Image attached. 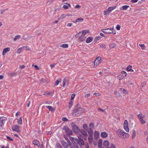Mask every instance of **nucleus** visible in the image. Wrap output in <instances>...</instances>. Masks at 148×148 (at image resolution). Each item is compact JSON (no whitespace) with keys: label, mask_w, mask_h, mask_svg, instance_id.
<instances>
[{"label":"nucleus","mask_w":148,"mask_h":148,"mask_svg":"<svg viewBox=\"0 0 148 148\" xmlns=\"http://www.w3.org/2000/svg\"><path fill=\"white\" fill-rule=\"evenodd\" d=\"M89 126H90V131H91V130H92L91 128H93L94 126V124L92 123H90V124H89Z\"/></svg>","instance_id":"44"},{"label":"nucleus","mask_w":148,"mask_h":148,"mask_svg":"<svg viewBox=\"0 0 148 148\" xmlns=\"http://www.w3.org/2000/svg\"><path fill=\"white\" fill-rule=\"evenodd\" d=\"M75 138L73 137H69V139L71 140V141H72V143H73L74 144V143H75Z\"/></svg>","instance_id":"38"},{"label":"nucleus","mask_w":148,"mask_h":148,"mask_svg":"<svg viewBox=\"0 0 148 148\" xmlns=\"http://www.w3.org/2000/svg\"><path fill=\"white\" fill-rule=\"evenodd\" d=\"M73 130L74 132L76 134L78 133L80 131L78 127L76 125H75L73 127Z\"/></svg>","instance_id":"13"},{"label":"nucleus","mask_w":148,"mask_h":148,"mask_svg":"<svg viewBox=\"0 0 148 148\" xmlns=\"http://www.w3.org/2000/svg\"><path fill=\"white\" fill-rule=\"evenodd\" d=\"M20 127L18 125H14L12 127V130L13 131L19 133L20 132Z\"/></svg>","instance_id":"11"},{"label":"nucleus","mask_w":148,"mask_h":148,"mask_svg":"<svg viewBox=\"0 0 148 148\" xmlns=\"http://www.w3.org/2000/svg\"><path fill=\"white\" fill-rule=\"evenodd\" d=\"M80 132L82 134V135H81L82 137H83L85 140H87V137L88 136L87 132L83 130H80Z\"/></svg>","instance_id":"6"},{"label":"nucleus","mask_w":148,"mask_h":148,"mask_svg":"<svg viewBox=\"0 0 148 148\" xmlns=\"http://www.w3.org/2000/svg\"><path fill=\"white\" fill-rule=\"evenodd\" d=\"M101 57H98L94 61V66L96 67L99 65L101 63Z\"/></svg>","instance_id":"5"},{"label":"nucleus","mask_w":148,"mask_h":148,"mask_svg":"<svg viewBox=\"0 0 148 148\" xmlns=\"http://www.w3.org/2000/svg\"><path fill=\"white\" fill-rule=\"evenodd\" d=\"M132 66L129 65L127 66V71H131L132 70Z\"/></svg>","instance_id":"42"},{"label":"nucleus","mask_w":148,"mask_h":148,"mask_svg":"<svg viewBox=\"0 0 148 148\" xmlns=\"http://www.w3.org/2000/svg\"><path fill=\"white\" fill-rule=\"evenodd\" d=\"M109 145V141L107 140H104L103 142V145L105 147H108Z\"/></svg>","instance_id":"19"},{"label":"nucleus","mask_w":148,"mask_h":148,"mask_svg":"<svg viewBox=\"0 0 148 148\" xmlns=\"http://www.w3.org/2000/svg\"><path fill=\"white\" fill-rule=\"evenodd\" d=\"M21 35H16V36H15L14 38H13V41H16L17 40L21 38Z\"/></svg>","instance_id":"29"},{"label":"nucleus","mask_w":148,"mask_h":148,"mask_svg":"<svg viewBox=\"0 0 148 148\" xmlns=\"http://www.w3.org/2000/svg\"><path fill=\"white\" fill-rule=\"evenodd\" d=\"M98 111H101L103 112H104L105 111V109H101V108H98Z\"/></svg>","instance_id":"54"},{"label":"nucleus","mask_w":148,"mask_h":148,"mask_svg":"<svg viewBox=\"0 0 148 148\" xmlns=\"http://www.w3.org/2000/svg\"><path fill=\"white\" fill-rule=\"evenodd\" d=\"M23 47H21L19 48L16 51V53L17 54H19L21 53V52L23 51Z\"/></svg>","instance_id":"23"},{"label":"nucleus","mask_w":148,"mask_h":148,"mask_svg":"<svg viewBox=\"0 0 148 148\" xmlns=\"http://www.w3.org/2000/svg\"><path fill=\"white\" fill-rule=\"evenodd\" d=\"M129 7L130 6L129 5H127L123 6L122 10H126L127 8H129Z\"/></svg>","instance_id":"37"},{"label":"nucleus","mask_w":148,"mask_h":148,"mask_svg":"<svg viewBox=\"0 0 148 148\" xmlns=\"http://www.w3.org/2000/svg\"><path fill=\"white\" fill-rule=\"evenodd\" d=\"M89 136L88 137V140L89 144H92L93 143V138H92V131L91 130V131L88 132Z\"/></svg>","instance_id":"7"},{"label":"nucleus","mask_w":148,"mask_h":148,"mask_svg":"<svg viewBox=\"0 0 148 148\" xmlns=\"http://www.w3.org/2000/svg\"><path fill=\"white\" fill-rule=\"evenodd\" d=\"M73 105V102L72 101L69 102V105H68V108H70Z\"/></svg>","instance_id":"41"},{"label":"nucleus","mask_w":148,"mask_h":148,"mask_svg":"<svg viewBox=\"0 0 148 148\" xmlns=\"http://www.w3.org/2000/svg\"><path fill=\"white\" fill-rule=\"evenodd\" d=\"M86 34V32L83 31L82 32H79L77 34L75 35L76 37H78L79 36H85Z\"/></svg>","instance_id":"16"},{"label":"nucleus","mask_w":148,"mask_h":148,"mask_svg":"<svg viewBox=\"0 0 148 148\" xmlns=\"http://www.w3.org/2000/svg\"><path fill=\"white\" fill-rule=\"evenodd\" d=\"M122 92H123V93L124 94H126L128 93V92H127L126 90L125 89H123Z\"/></svg>","instance_id":"50"},{"label":"nucleus","mask_w":148,"mask_h":148,"mask_svg":"<svg viewBox=\"0 0 148 148\" xmlns=\"http://www.w3.org/2000/svg\"><path fill=\"white\" fill-rule=\"evenodd\" d=\"M116 28L117 30H119L121 29V26L119 24H118L116 26Z\"/></svg>","instance_id":"52"},{"label":"nucleus","mask_w":148,"mask_h":148,"mask_svg":"<svg viewBox=\"0 0 148 148\" xmlns=\"http://www.w3.org/2000/svg\"><path fill=\"white\" fill-rule=\"evenodd\" d=\"M110 147L111 148H115V145L114 144L112 143L111 145H110Z\"/></svg>","instance_id":"60"},{"label":"nucleus","mask_w":148,"mask_h":148,"mask_svg":"<svg viewBox=\"0 0 148 148\" xmlns=\"http://www.w3.org/2000/svg\"><path fill=\"white\" fill-rule=\"evenodd\" d=\"M144 116H145V115H143L141 113L137 115V117L139 119H143L144 118Z\"/></svg>","instance_id":"26"},{"label":"nucleus","mask_w":148,"mask_h":148,"mask_svg":"<svg viewBox=\"0 0 148 148\" xmlns=\"http://www.w3.org/2000/svg\"><path fill=\"white\" fill-rule=\"evenodd\" d=\"M127 73L124 71H123L121 72V74L118 76V78L119 80H122L127 76Z\"/></svg>","instance_id":"4"},{"label":"nucleus","mask_w":148,"mask_h":148,"mask_svg":"<svg viewBox=\"0 0 148 148\" xmlns=\"http://www.w3.org/2000/svg\"><path fill=\"white\" fill-rule=\"evenodd\" d=\"M71 148H79V147L77 145L73 144L71 145Z\"/></svg>","instance_id":"43"},{"label":"nucleus","mask_w":148,"mask_h":148,"mask_svg":"<svg viewBox=\"0 0 148 148\" xmlns=\"http://www.w3.org/2000/svg\"><path fill=\"white\" fill-rule=\"evenodd\" d=\"M75 8L76 9H79L81 8V6L79 5H77L75 6Z\"/></svg>","instance_id":"55"},{"label":"nucleus","mask_w":148,"mask_h":148,"mask_svg":"<svg viewBox=\"0 0 148 148\" xmlns=\"http://www.w3.org/2000/svg\"><path fill=\"white\" fill-rule=\"evenodd\" d=\"M78 137L79 139L75 138V141L80 145H84V141L81 138L82 136L81 134L78 135Z\"/></svg>","instance_id":"2"},{"label":"nucleus","mask_w":148,"mask_h":148,"mask_svg":"<svg viewBox=\"0 0 148 148\" xmlns=\"http://www.w3.org/2000/svg\"><path fill=\"white\" fill-rule=\"evenodd\" d=\"M25 66L24 65H19V69H24L25 68Z\"/></svg>","instance_id":"46"},{"label":"nucleus","mask_w":148,"mask_h":148,"mask_svg":"<svg viewBox=\"0 0 148 148\" xmlns=\"http://www.w3.org/2000/svg\"><path fill=\"white\" fill-rule=\"evenodd\" d=\"M22 47H24L23 49L24 48H25V49H27V50H30V49L29 48V47L28 46H23Z\"/></svg>","instance_id":"63"},{"label":"nucleus","mask_w":148,"mask_h":148,"mask_svg":"<svg viewBox=\"0 0 148 148\" xmlns=\"http://www.w3.org/2000/svg\"><path fill=\"white\" fill-rule=\"evenodd\" d=\"M60 47L64 48H68V44H62L60 45Z\"/></svg>","instance_id":"28"},{"label":"nucleus","mask_w":148,"mask_h":148,"mask_svg":"<svg viewBox=\"0 0 148 148\" xmlns=\"http://www.w3.org/2000/svg\"><path fill=\"white\" fill-rule=\"evenodd\" d=\"M7 120V118L2 117L0 118V126L2 127L4 125L5 122Z\"/></svg>","instance_id":"9"},{"label":"nucleus","mask_w":148,"mask_h":148,"mask_svg":"<svg viewBox=\"0 0 148 148\" xmlns=\"http://www.w3.org/2000/svg\"><path fill=\"white\" fill-rule=\"evenodd\" d=\"M46 108H47L48 109H49V111H54L55 110V109L52 108L51 106H47Z\"/></svg>","instance_id":"35"},{"label":"nucleus","mask_w":148,"mask_h":148,"mask_svg":"<svg viewBox=\"0 0 148 148\" xmlns=\"http://www.w3.org/2000/svg\"><path fill=\"white\" fill-rule=\"evenodd\" d=\"M63 82L68 83V80L66 78H65L63 79Z\"/></svg>","instance_id":"62"},{"label":"nucleus","mask_w":148,"mask_h":148,"mask_svg":"<svg viewBox=\"0 0 148 148\" xmlns=\"http://www.w3.org/2000/svg\"><path fill=\"white\" fill-rule=\"evenodd\" d=\"M34 67L35 68V69H36V70H38L39 69V67L36 65H34Z\"/></svg>","instance_id":"61"},{"label":"nucleus","mask_w":148,"mask_h":148,"mask_svg":"<svg viewBox=\"0 0 148 148\" xmlns=\"http://www.w3.org/2000/svg\"><path fill=\"white\" fill-rule=\"evenodd\" d=\"M5 11V10H4V9H3L1 10V12H0V14H2Z\"/></svg>","instance_id":"64"},{"label":"nucleus","mask_w":148,"mask_h":148,"mask_svg":"<svg viewBox=\"0 0 148 148\" xmlns=\"http://www.w3.org/2000/svg\"><path fill=\"white\" fill-rule=\"evenodd\" d=\"M102 140L101 139H100L99 140H98V147H101V145H102Z\"/></svg>","instance_id":"32"},{"label":"nucleus","mask_w":148,"mask_h":148,"mask_svg":"<svg viewBox=\"0 0 148 148\" xmlns=\"http://www.w3.org/2000/svg\"><path fill=\"white\" fill-rule=\"evenodd\" d=\"M63 130H64L66 135H71L72 132L67 127L64 126L63 128Z\"/></svg>","instance_id":"10"},{"label":"nucleus","mask_w":148,"mask_h":148,"mask_svg":"<svg viewBox=\"0 0 148 148\" xmlns=\"http://www.w3.org/2000/svg\"><path fill=\"white\" fill-rule=\"evenodd\" d=\"M62 120H63V121H68V119L66 117H62Z\"/></svg>","instance_id":"57"},{"label":"nucleus","mask_w":148,"mask_h":148,"mask_svg":"<svg viewBox=\"0 0 148 148\" xmlns=\"http://www.w3.org/2000/svg\"><path fill=\"white\" fill-rule=\"evenodd\" d=\"M93 38L92 37H89L87 38L86 40V42L87 43H89L92 41Z\"/></svg>","instance_id":"22"},{"label":"nucleus","mask_w":148,"mask_h":148,"mask_svg":"<svg viewBox=\"0 0 148 148\" xmlns=\"http://www.w3.org/2000/svg\"><path fill=\"white\" fill-rule=\"evenodd\" d=\"M139 121H140L141 124L142 125L145 124L146 123V122L145 121V120L143 119H139Z\"/></svg>","instance_id":"39"},{"label":"nucleus","mask_w":148,"mask_h":148,"mask_svg":"<svg viewBox=\"0 0 148 148\" xmlns=\"http://www.w3.org/2000/svg\"><path fill=\"white\" fill-rule=\"evenodd\" d=\"M139 46H140L142 50H145V46L144 44H139Z\"/></svg>","instance_id":"40"},{"label":"nucleus","mask_w":148,"mask_h":148,"mask_svg":"<svg viewBox=\"0 0 148 148\" xmlns=\"http://www.w3.org/2000/svg\"><path fill=\"white\" fill-rule=\"evenodd\" d=\"M93 95H95L97 96H99L101 95L100 94L96 92L94 93Z\"/></svg>","instance_id":"58"},{"label":"nucleus","mask_w":148,"mask_h":148,"mask_svg":"<svg viewBox=\"0 0 148 148\" xmlns=\"http://www.w3.org/2000/svg\"><path fill=\"white\" fill-rule=\"evenodd\" d=\"M111 12L110 11L108 10H106L104 11V16H106L107 15L109 14Z\"/></svg>","instance_id":"36"},{"label":"nucleus","mask_w":148,"mask_h":148,"mask_svg":"<svg viewBox=\"0 0 148 148\" xmlns=\"http://www.w3.org/2000/svg\"><path fill=\"white\" fill-rule=\"evenodd\" d=\"M123 127L124 130L127 133L129 132V129L128 128V122L127 120L124 121L123 124Z\"/></svg>","instance_id":"8"},{"label":"nucleus","mask_w":148,"mask_h":148,"mask_svg":"<svg viewBox=\"0 0 148 148\" xmlns=\"http://www.w3.org/2000/svg\"><path fill=\"white\" fill-rule=\"evenodd\" d=\"M20 114V112H17L16 113V118H18V116L19 115V114Z\"/></svg>","instance_id":"59"},{"label":"nucleus","mask_w":148,"mask_h":148,"mask_svg":"<svg viewBox=\"0 0 148 148\" xmlns=\"http://www.w3.org/2000/svg\"><path fill=\"white\" fill-rule=\"evenodd\" d=\"M56 65V64H52L50 65V67L52 69Z\"/></svg>","instance_id":"56"},{"label":"nucleus","mask_w":148,"mask_h":148,"mask_svg":"<svg viewBox=\"0 0 148 148\" xmlns=\"http://www.w3.org/2000/svg\"><path fill=\"white\" fill-rule=\"evenodd\" d=\"M10 51V48L9 47L5 48L3 49L2 51V55L4 56L5 55L6 53L9 52Z\"/></svg>","instance_id":"15"},{"label":"nucleus","mask_w":148,"mask_h":148,"mask_svg":"<svg viewBox=\"0 0 148 148\" xmlns=\"http://www.w3.org/2000/svg\"><path fill=\"white\" fill-rule=\"evenodd\" d=\"M146 82H142V84H141V86L142 87H144L146 86Z\"/></svg>","instance_id":"49"},{"label":"nucleus","mask_w":148,"mask_h":148,"mask_svg":"<svg viewBox=\"0 0 148 148\" xmlns=\"http://www.w3.org/2000/svg\"><path fill=\"white\" fill-rule=\"evenodd\" d=\"M94 139L95 140H97L99 137V133L98 131H95L94 132Z\"/></svg>","instance_id":"12"},{"label":"nucleus","mask_w":148,"mask_h":148,"mask_svg":"<svg viewBox=\"0 0 148 148\" xmlns=\"http://www.w3.org/2000/svg\"><path fill=\"white\" fill-rule=\"evenodd\" d=\"M78 37V40L79 41H81L82 42H83L85 40V39H86V37L85 36H81L80 35Z\"/></svg>","instance_id":"17"},{"label":"nucleus","mask_w":148,"mask_h":148,"mask_svg":"<svg viewBox=\"0 0 148 148\" xmlns=\"http://www.w3.org/2000/svg\"><path fill=\"white\" fill-rule=\"evenodd\" d=\"M33 144L38 147L40 146L39 141L37 140H33Z\"/></svg>","instance_id":"21"},{"label":"nucleus","mask_w":148,"mask_h":148,"mask_svg":"<svg viewBox=\"0 0 148 148\" xmlns=\"http://www.w3.org/2000/svg\"><path fill=\"white\" fill-rule=\"evenodd\" d=\"M116 133L119 138L122 139H126L130 137L129 134L123 131L121 129L116 130Z\"/></svg>","instance_id":"1"},{"label":"nucleus","mask_w":148,"mask_h":148,"mask_svg":"<svg viewBox=\"0 0 148 148\" xmlns=\"http://www.w3.org/2000/svg\"><path fill=\"white\" fill-rule=\"evenodd\" d=\"M83 128H84V129L85 130H86L88 129V127L87 125L86 124H84L83 125Z\"/></svg>","instance_id":"47"},{"label":"nucleus","mask_w":148,"mask_h":148,"mask_svg":"<svg viewBox=\"0 0 148 148\" xmlns=\"http://www.w3.org/2000/svg\"><path fill=\"white\" fill-rule=\"evenodd\" d=\"M56 148H62L61 145L59 143H57Z\"/></svg>","instance_id":"48"},{"label":"nucleus","mask_w":148,"mask_h":148,"mask_svg":"<svg viewBox=\"0 0 148 148\" xmlns=\"http://www.w3.org/2000/svg\"><path fill=\"white\" fill-rule=\"evenodd\" d=\"M99 47L101 48H104L105 49L106 48V45L104 44H101L99 45Z\"/></svg>","instance_id":"45"},{"label":"nucleus","mask_w":148,"mask_h":148,"mask_svg":"<svg viewBox=\"0 0 148 148\" xmlns=\"http://www.w3.org/2000/svg\"><path fill=\"white\" fill-rule=\"evenodd\" d=\"M61 144L63 147L65 148H68V147L70 145L64 141H62Z\"/></svg>","instance_id":"14"},{"label":"nucleus","mask_w":148,"mask_h":148,"mask_svg":"<svg viewBox=\"0 0 148 148\" xmlns=\"http://www.w3.org/2000/svg\"><path fill=\"white\" fill-rule=\"evenodd\" d=\"M84 20L83 18H78L74 22L75 23H77V22H81L83 21Z\"/></svg>","instance_id":"25"},{"label":"nucleus","mask_w":148,"mask_h":148,"mask_svg":"<svg viewBox=\"0 0 148 148\" xmlns=\"http://www.w3.org/2000/svg\"><path fill=\"white\" fill-rule=\"evenodd\" d=\"M16 119L17 120V123L19 125H21L22 124V117H19V119L16 118Z\"/></svg>","instance_id":"27"},{"label":"nucleus","mask_w":148,"mask_h":148,"mask_svg":"<svg viewBox=\"0 0 148 148\" xmlns=\"http://www.w3.org/2000/svg\"><path fill=\"white\" fill-rule=\"evenodd\" d=\"M69 16L68 15H65L64 14H62L59 17V18H58V20H60V19H62L63 18H64L65 16Z\"/></svg>","instance_id":"34"},{"label":"nucleus","mask_w":148,"mask_h":148,"mask_svg":"<svg viewBox=\"0 0 148 148\" xmlns=\"http://www.w3.org/2000/svg\"><path fill=\"white\" fill-rule=\"evenodd\" d=\"M108 135V134L105 132H101V136L103 138H105L107 137Z\"/></svg>","instance_id":"18"},{"label":"nucleus","mask_w":148,"mask_h":148,"mask_svg":"<svg viewBox=\"0 0 148 148\" xmlns=\"http://www.w3.org/2000/svg\"><path fill=\"white\" fill-rule=\"evenodd\" d=\"M61 82V78H59L57 79L56 81L55 86H57L59 84V83H60Z\"/></svg>","instance_id":"31"},{"label":"nucleus","mask_w":148,"mask_h":148,"mask_svg":"<svg viewBox=\"0 0 148 148\" xmlns=\"http://www.w3.org/2000/svg\"><path fill=\"white\" fill-rule=\"evenodd\" d=\"M114 29L113 28H108L106 29H101V31L107 34H110L112 33V31Z\"/></svg>","instance_id":"3"},{"label":"nucleus","mask_w":148,"mask_h":148,"mask_svg":"<svg viewBox=\"0 0 148 148\" xmlns=\"http://www.w3.org/2000/svg\"><path fill=\"white\" fill-rule=\"evenodd\" d=\"M116 8V6H110L108 7V8L107 9V10H109L110 12H112V10L115 9Z\"/></svg>","instance_id":"30"},{"label":"nucleus","mask_w":148,"mask_h":148,"mask_svg":"<svg viewBox=\"0 0 148 148\" xmlns=\"http://www.w3.org/2000/svg\"><path fill=\"white\" fill-rule=\"evenodd\" d=\"M136 132L134 130L132 134V138L134 139L136 138Z\"/></svg>","instance_id":"33"},{"label":"nucleus","mask_w":148,"mask_h":148,"mask_svg":"<svg viewBox=\"0 0 148 148\" xmlns=\"http://www.w3.org/2000/svg\"><path fill=\"white\" fill-rule=\"evenodd\" d=\"M75 96V94H72L71 95V100L73 99Z\"/></svg>","instance_id":"51"},{"label":"nucleus","mask_w":148,"mask_h":148,"mask_svg":"<svg viewBox=\"0 0 148 148\" xmlns=\"http://www.w3.org/2000/svg\"><path fill=\"white\" fill-rule=\"evenodd\" d=\"M50 93H51L50 92H44L43 95H50Z\"/></svg>","instance_id":"53"},{"label":"nucleus","mask_w":148,"mask_h":148,"mask_svg":"<svg viewBox=\"0 0 148 148\" xmlns=\"http://www.w3.org/2000/svg\"><path fill=\"white\" fill-rule=\"evenodd\" d=\"M116 46V44L114 43H110L109 45V47L111 49L114 48Z\"/></svg>","instance_id":"24"},{"label":"nucleus","mask_w":148,"mask_h":148,"mask_svg":"<svg viewBox=\"0 0 148 148\" xmlns=\"http://www.w3.org/2000/svg\"><path fill=\"white\" fill-rule=\"evenodd\" d=\"M65 4H66L67 5H64L63 6V8L65 9H68L69 7L70 8L71 7V5L70 4L66 2L65 3Z\"/></svg>","instance_id":"20"}]
</instances>
